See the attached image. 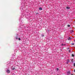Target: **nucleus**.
I'll return each instance as SVG.
<instances>
[{"mask_svg": "<svg viewBox=\"0 0 75 75\" xmlns=\"http://www.w3.org/2000/svg\"><path fill=\"white\" fill-rule=\"evenodd\" d=\"M7 72L8 73V74H9V73H10V70L8 69L7 71Z\"/></svg>", "mask_w": 75, "mask_h": 75, "instance_id": "f257e3e1", "label": "nucleus"}, {"mask_svg": "<svg viewBox=\"0 0 75 75\" xmlns=\"http://www.w3.org/2000/svg\"><path fill=\"white\" fill-rule=\"evenodd\" d=\"M74 30H71V31H70V33H74Z\"/></svg>", "mask_w": 75, "mask_h": 75, "instance_id": "f03ea898", "label": "nucleus"}, {"mask_svg": "<svg viewBox=\"0 0 75 75\" xmlns=\"http://www.w3.org/2000/svg\"><path fill=\"white\" fill-rule=\"evenodd\" d=\"M68 40H71V37H69V38L68 39Z\"/></svg>", "mask_w": 75, "mask_h": 75, "instance_id": "7ed1b4c3", "label": "nucleus"}, {"mask_svg": "<svg viewBox=\"0 0 75 75\" xmlns=\"http://www.w3.org/2000/svg\"><path fill=\"white\" fill-rule=\"evenodd\" d=\"M39 10H42V8L40 7L39 8Z\"/></svg>", "mask_w": 75, "mask_h": 75, "instance_id": "20e7f679", "label": "nucleus"}, {"mask_svg": "<svg viewBox=\"0 0 75 75\" xmlns=\"http://www.w3.org/2000/svg\"><path fill=\"white\" fill-rule=\"evenodd\" d=\"M71 44V45H74L75 44L74 43H72Z\"/></svg>", "mask_w": 75, "mask_h": 75, "instance_id": "39448f33", "label": "nucleus"}, {"mask_svg": "<svg viewBox=\"0 0 75 75\" xmlns=\"http://www.w3.org/2000/svg\"><path fill=\"white\" fill-rule=\"evenodd\" d=\"M72 57H74V54H72Z\"/></svg>", "mask_w": 75, "mask_h": 75, "instance_id": "423d86ee", "label": "nucleus"}, {"mask_svg": "<svg viewBox=\"0 0 75 75\" xmlns=\"http://www.w3.org/2000/svg\"><path fill=\"white\" fill-rule=\"evenodd\" d=\"M66 8L67 9H69V7H67Z\"/></svg>", "mask_w": 75, "mask_h": 75, "instance_id": "0eeeda50", "label": "nucleus"}, {"mask_svg": "<svg viewBox=\"0 0 75 75\" xmlns=\"http://www.w3.org/2000/svg\"><path fill=\"white\" fill-rule=\"evenodd\" d=\"M41 36L42 37H44V35H42Z\"/></svg>", "mask_w": 75, "mask_h": 75, "instance_id": "6e6552de", "label": "nucleus"}, {"mask_svg": "<svg viewBox=\"0 0 75 75\" xmlns=\"http://www.w3.org/2000/svg\"><path fill=\"white\" fill-rule=\"evenodd\" d=\"M18 40H19V41L21 40V38H19L18 39Z\"/></svg>", "mask_w": 75, "mask_h": 75, "instance_id": "1a4fd4ad", "label": "nucleus"}, {"mask_svg": "<svg viewBox=\"0 0 75 75\" xmlns=\"http://www.w3.org/2000/svg\"><path fill=\"white\" fill-rule=\"evenodd\" d=\"M12 69V70H14L15 69V68H13Z\"/></svg>", "mask_w": 75, "mask_h": 75, "instance_id": "9d476101", "label": "nucleus"}, {"mask_svg": "<svg viewBox=\"0 0 75 75\" xmlns=\"http://www.w3.org/2000/svg\"><path fill=\"white\" fill-rule=\"evenodd\" d=\"M67 73H68L69 74H70V71H68L67 72Z\"/></svg>", "mask_w": 75, "mask_h": 75, "instance_id": "9b49d317", "label": "nucleus"}, {"mask_svg": "<svg viewBox=\"0 0 75 75\" xmlns=\"http://www.w3.org/2000/svg\"><path fill=\"white\" fill-rule=\"evenodd\" d=\"M16 40H18V37H16Z\"/></svg>", "mask_w": 75, "mask_h": 75, "instance_id": "f8f14e48", "label": "nucleus"}, {"mask_svg": "<svg viewBox=\"0 0 75 75\" xmlns=\"http://www.w3.org/2000/svg\"><path fill=\"white\" fill-rule=\"evenodd\" d=\"M71 62H73V59H71Z\"/></svg>", "mask_w": 75, "mask_h": 75, "instance_id": "ddd939ff", "label": "nucleus"}, {"mask_svg": "<svg viewBox=\"0 0 75 75\" xmlns=\"http://www.w3.org/2000/svg\"><path fill=\"white\" fill-rule=\"evenodd\" d=\"M67 62H69V59L67 60Z\"/></svg>", "mask_w": 75, "mask_h": 75, "instance_id": "4468645a", "label": "nucleus"}, {"mask_svg": "<svg viewBox=\"0 0 75 75\" xmlns=\"http://www.w3.org/2000/svg\"><path fill=\"white\" fill-rule=\"evenodd\" d=\"M68 27H70V25H68Z\"/></svg>", "mask_w": 75, "mask_h": 75, "instance_id": "2eb2a0df", "label": "nucleus"}, {"mask_svg": "<svg viewBox=\"0 0 75 75\" xmlns=\"http://www.w3.org/2000/svg\"><path fill=\"white\" fill-rule=\"evenodd\" d=\"M57 71H58V70H59V69L58 68H57Z\"/></svg>", "mask_w": 75, "mask_h": 75, "instance_id": "dca6fc26", "label": "nucleus"}, {"mask_svg": "<svg viewBox=\"0 0 75 75\" xmlns=\"http://www.w3.org/2000/svg\"><path fill=\"white\" fill-rule=\"evenodd\" d=\"M74 67H75V63L74 64Z\"/></svg>", "mask_w": 75, "mask_h": 75, "instance_id": "f3484780", "label": "nucleus"}, {"mask_svg": "<svg viewBox=\"0 0 75 75\" xmlns=\"http://www.w3.org/2000/svg\"><path fill=\"white\" fill-rule=\"evenodd\" d=\"M68 62H67V63H67V64H68Z\"/></svg>", "mask_w": 75, "mask_h": 75, "instance_id": "a211bd4d", "label": "nucleus"}, {"mask_svg": "<svg viewBox=\"0 0 75 75\" xmlns=\"http://www.w3.org/2000/svg\"><path fill=\"white\" fill-rule=\"evenodd\" d=\"M69 52H71V50H69Z\"/></svg>", "mask_w": 75, "mask_h": 75, "instance_id": "6ab92c4d", "label": "nucleus"}, {"mask_svg": "<svg viewBox=\"0 0 75 75\" xmlns=\"http://www.w3.org/2000/svg\"><path fill=\"white\" fill-rule=\"evenodd\" d=\"M69 48H68L67 49V50H69Z\"/></svg>", "mask_w": 75, "mask_h": 75, "instance_id": "aec40b11", "label": "nucleus"}, {"mask_svg": "<svg viewBox=\"0 0 75 75\" xmlns=\"http://www.w3.org/2000/svg\"><path fill=\"white\" fill-rule=\"evenodd\" d=\"M38 14V13H36V14Z\"/></svg>", "mask_w": 75, "mask_h": 75, "instance_id": "412c9836", "label": "nucleus"}, {"mask_svg": "<svg viewBox=\"0 0 75 75\" xmlns=\"http://www.w3.org/2000/svg\"><path fill=\"white\" fill-rule=\"evenodd\" d=\"M63 45H65V44H64Z\"/></svg>", "mask_w": 75, "mask_h": 75, "instance_id": "4be33fe9", "label": "nucleus"}, {"mask_svg": "<svg viewBox=\"0 0 75 75\" xmlns=\"http://www.w3.org/2000/svg\"><path fill=\"white\" fill-rule=\"evenodd\" d=\"M74 72H75V69H74Z\"/></svg>", "mask_w": 75, "mask_h": 75, "instance_id": "5701e85b", "label": "nucleus"}, {"mask_svg": "<svg viewBox=\"0 0 75 75\" xmlns=\"http://www.w3.org/2000/svg\"><path fill=\"white\" fill-rule=\"evenodd\" d=\"M62 45H64V44H62Z\"/></svg>", "mask_w": 75, "mask_h": 75, "instance_id": "b1692460", "label": "nucleus"}, {"mask_svg": "<svg viewBox=\"0 0 75 75\" xmlns=\"http://www.w3.org/2000/svg\"><path fill=\"white\" fill-rule=\"evenodd\" d=\"M71 75H73V74H71Z\"/></svg>", "mask_w": 75, "mask_h": 75, "instance_id": "393cba45", "label": "nucleus"}, {"mask_svg": "<svg viewBox=\"0 0 75 75\" xmlns=\"http://www.w3.org/2000/svg\"><path fill=\"white\" fill-rule=\"evenodd\" d=\"M74 41H75V40H74Z\"/></svg>", "mask_w": 75, "mask_h": 75, "instance_id": "a878e982", "label": "nucleus"}]
</instances>
